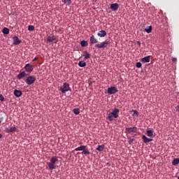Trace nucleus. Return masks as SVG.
<instances>
[{
    "label": "nucleus",
    "instance_id": "obj_23",
    "mask_svg": "<svg viewBox=\"0 0 179 179\" xmlns=\"http://www.w3.org/2000/svg\"><path fill=\"white\" fill-rule=\"evenodd\" d=\"M86 145H81L80 147H78L75 149L76 152H78V151H82L84 150V149H85Z\"/></svg>",
    "mask_w": 179,
    "mask_h": 179
},
{
    "label": "nucleus",
    "instance_id": "obj_24",
    "mask_svg": "<svg viewBox=\"0 0 179 179\" xmlns=\"http://www.w3.org/2000/svg\"><path fill=\"white\" fill-rule=\"evenodd\" d=\"M152 27L150 25V26H148L147 28H145L144 29V31H146V33H152Z\"/></svg>",
    "mask_w": 179,
    "mask_h": 179
},
{
    "label": "nucleus",
    "instance_id": "obj_36",
    "mask_svg": "<svg viewBox=\"0 0 179 179\" xmlns=\"http://www.w3.org/2000/svg\"><path fill=\"white\" fill-rule=\"evenodd\" d=\"M172 62H177V58L173 57V58L172 59Z\"/></svg>",
    "mask_w": 179,
    "mask_h": 179
},
{
    "label": "nucleus",
    "instance_id": "obj_37",
    "mask_svg": "<svg viewBox=\"0 0 179 179\" xmlns=\"http://www.w3.org/2000/svg\"><path fill=\"white\" fill-rule=\"evenodd\" d=\"M37 59H38V57H35L33 60H32V62H35V61H37Z\"/></svg>",
    "mask_w": 179,
    "mask_h": 179
},
{
    "label": "nucleus",
    "instance_id": "obj_10",
    "mask_svg": "<svg viewBox=\"0 0 179 179\" xmlns=\"http://www.w3.org/2000/svg\"><path fill=\"white\" fill-rule=\"evenodd\" d=\"M119 8V5L117 3L110 4V9L113 10V12H115V10H117Z\"/></svg>",
    "mask_w": 179,
    "mask_h": 179
},
{
    "label": "nucleus",
    "instance_id": "obj_13",
    "mask_svg": "<svg viewBox=\"0 0 179 179\" xmlns=\"http://www.w3.org/2000/svg\"><path fill=\"white\" fill-rule=\"evenodd\" d=\"M99 37H106L107 36V32L106 30H101L97 33Z\"/></svg>",
    "mask_w": 179,
    "mask_h": 179
},
{
    "label": "nucleus",
    "instance_id": "obj_11",
    "mask_svg": "<svg viewBox=\"0 0 179 179\" xmlns=\"http://www.w3.org/2000/svg\"><path fill=\"white\" fill-rule=\"evenodd\" d=\"M90 44H96V43H99V41L94 37V35H92L90 36Z\"/></svg>",
    "mask_w": 179,
    "mask_h": 179
},
{
    "label": "nucleus",
    "instance_id": "obj_34",
    "mask_svg": "<svg viewBox=\"0 0 179 179\" xmlns=\"http://www.w3.org/2000/svg\"><path fill=\"white\" fill-rule=\"evenodd\" d=\"M4 100L5 97H3V95L0 94V101H3Z\"/></svg>",
    "mask_w": 179,
    "mask_h": 179
},
{
    "label": "nucleus",
    "instance_id": "obj_15",
    "mask_svg": "<svg viewBox=\"0 0 179 179\" xmlns=\"http://www.w3.org/2000/svg\"><path fill=\"white\" fill-rule=\"evenodd\" d=\"M26 76V71H22L21 73H20L17 76V78L20 80L21 79H23V78H25Z\"/></svg>",
    "mask_w": 179,
    "mask_h": 179
},
{
    "label": "nucleus",
    "instance_id": "obj_2",
    "mask_svg": "<svg viewBox=\"0 0 179 179\" xmlns=\"http://www.w3.org/2000/svg\"><path fill=\"white\" fill-rule=\"evenodd\" d=\"M120 115V109L115 108L112 112L107 114L109 121H114V118H117Z\"/></svg>",
    "mask_w": 179,
    "mask_h": 179
},
{
    "label": "nucleus",
    "instance_id": "obj_14",
    "mask_svg": "<svg viewBox=\"0 0 179 179\" xmlns=\"http://www.w3.org/2000/svg\"><path fill=\"white\" fill-rule=\"evenodd\" d=\"M54 40H57V37L54 35H50V36H48L47 42L52 43V41H54Z\"/></svg>",
    "mask_w": 179,
    "mask_h": 179
},
{
    "label": "nucleus",
    "instance_id": "obj_26",
    "mask_svg": "<svg viewBox=\"0 0 179 179\" xmlns=\"http://www.w3.org/2000/svg\"><path fill=\"white\" fill-rule=\"evenodd\" d=\"M179 164V158H176L172 162L173 166H177V164Z\"/></svg>",
    "mask_w": 179,
    "mask_h": 179
},
{
    "label": "nucleus",
    "instance_id": "obj_19",
    "mask_svg": "<svg viewBox=\"0 0 179 179\" xmlns=\"http://www.w3.org/2000/svg\"><path fill=\"white\" fill-rule=\"evenodd\" d=\"M147 136L150 138H155V134H153V131L152 130H147Z\"/></svg>",
    "mask_w": 179,
    "mask_h": 179
},
{
    "label": "nucleus",
    "instance_id": "obj_31",
    "mask_svg": "<svg viewBox=\"0 0 179 179\" xmlns=\"http://www.w3.org/2000/svg\"><path fill=\"white\" fill-rule=\"evenodd\" d=\"M28 30H29V31H33V30H34V27L33 25H29V26L28 27Z\"/></svg>",
    "mask_w": 179,
    "mask_h": 179
},
{
    "label": "nucleus",
    "instance_id": "obj_22",
    "mask_svg": "<svg viewBox=\"0 0 179 179\" xmlns=\"http://www.w3.org/2000/svg\"><path fill=\"white\" fill-rule=\"evenodd\" d=\"M83 155H90V151H89V148L86 146L85 149H84V150H83L82 152Z\"/></svg>",
    "mask_w": 179,
    "mask_h": 179
},
{
    "label": "nucleus",
    "instance_id": "obj_29",
    "mask_svg": "<svg viewBox=\"0 0 179 179\" xmlns=\"http://www.w3.org/2000/svg\"><path fill=\"white\" fill-rule=\"evenodd\" d=\"M2 31L3 34H8L9 33V29L7 27H4Z\"/></svg>",
    "mask_w": 179,
    "mask_h": 179
},
{
    "label": "nucleus",
    "instance_id": "obj_41",
    "mask_svg": "<svg viewBox=\"0 0 179 179\" xmlns=\"http://www.w3.org/2000/svg\"><path fill=\"white\" fill-rule=\"evenodd\" d=\"M178 179H179V177L178 178Z\"/></svg>",
    "mask_w": 179,
    "mask_h": 179
},
{
    "label": "nucleus",
    "instance_id": "obj_3",
    "mask_svg": "<svg viewBox=\"0 0 179 179\" xmlns=\"http://www.w3.org/2000/svg\"><path fill=\"white\" fill-rule=\"evenodd\" d=\"M69 90H71V87L68 83H64L63 85L60 87V91L62 93H66V92H69Z\"/></svg>",
    "mask_w": 179,
    "mask_h": 179
},
{
    "label": "nucleus",
    "instance_id": "obj_6",
    "mask_svg": "<svg viewBox=\"0 0 179 179\" xmlns=\"http://www.w3.org/2000/svg\"><path fill=\"white\" fill-rule=\"evenodd\" d=\"M138 131V127H127L125 129L126 134H135Z\"/></svg>",
    "mask_w": 179,
    "mask_h": 179
},
{
    "label": "nucleus",
    "instance_id": "obj_9",
    "mask_svg": "<svg viewBox=\"0 0 179 179\" xmlns=\"http://www.w3.org/2000/svg\"><path fill=\"white\" fill-rule=\"evenodd\" d=\"M13 45H19V44H20V43H22V40L19 39V38L17 36H14L13 38Z\"/></svg>",
    "mask_w": 179,
    "mask_h": 179
},
{
    "label": "nucleus",
    "instance_id": "obj_40",
    "mask_svg": "<svg viewBox=\"0 0 179 179\" xmlns=\"http://www.w3.org/2000/svg\"><path fill=\"white\" fill-rule=\"evenodd\" d=\"M2 138V134H0V138Z\"/></svg>",
    "mask_w": 179,
    "mask_h": 179
},
{
    "label": "nucleus",
    "instance_id": "obj_30",
    "mask_svg": "<svg viewBox=\"0 0 179 179\" xmlns=\"http://www.w3.org/2000/svg\"><path fill=\"white\" fill-rule=\"evenodd\" d=\"M66 5H71V0H63Z\"/></svg>",
    "mask_w": 179,
    "mask_h": 179
},
{
    "label": "nucleus",
    "instance_id": "obj_16",
    "mask_svg": "<svg viewBox=\"0 0 179 179\" xmlns=\"http://www.w3.org/2000/svg\"><path fill=\"white\" fill-rule=\"evenodd\" d=\"M22 94L23 93L20 90H14V95L15 96V97H20Z\"/></svg>",
    "mask_w": 179,
    "mask_h": 179
},
{
    "label": "nucleus",
    "instance_id": "obj_1",
    "mask_svg": "<svg viewBox=\"0 0 179 179\" xmlns=\"http://www.w3.org/2000/svg\"><path fill=\"white\" fill-rule=\"evenodd\" d=\"M58 163H59L58 159L55 157H52L50 159V162H48L49 170H55V169H57V164H58Z\"/></svg>",
    "mask_w": 179,
    "mask_h": 179
},
{
    "label": "nucleus",
    "instance_id": "obj_7",
    "mask_svg": "<svg viewBox=\"0 0 179 179\" xmlns=\"http://www.w3.org/2000/svg\"><path fill=\"white\" fill-rule=\"evenodd\" d=\"M117 92H118V90L115 87H110L108 88V94H115Z\"/></svg>",
    "mask_w": 179,
    "mask_h": 179
},
{
    "label": "nucleus",
    "instance_id": "obj_35",
    "mask_svg": "<svg viewBox=\"0 0 179 179\" xmlns=\"http://www.w3.org/2000/svg\"><path fill=\"white\" fill-rule=\"evenodd\" d=\"M134 143V138H129V145H131V143Z\"/></svg>",
    "mask_w": 179,
    "mask_h": 179
},
{
    "label": "nucleus",
    "instance_id": "obj_33",
    "mask_svg": "<svg viewBox=\"0 0 179 179\" xmlns=\"http://www.w3.org/2000/svg\"><path fill=\"white\" fill-rule=\"evenodd\" d=\"M134 113V115H136V117H138V115H139V112H138V110H133Z\"/></svg>",
    "mask_w": 179,
    "mask_h": 179
},
{
    "label": "nucleus",
    "instance_id": "obj_4",
    "mask_svg": "<svg viewBox=\"0 0 179 179\" xmlns=\"http://www.w3.org/2000/svg\"><path fill=\"white\" fill-rule=\"evenodd\" d=\"M108 44H110V41H105L101 43L95 45V47H97V48H106Z\"/></svg>",
    "mask_w": 179,
    "mask_h": 179
},
{
    "label": "nucleus",
    "instance_id": "obj_18",
    "mask_svg": "<svg viewBox=\"0 0 179 179\" xmlns=\"http://www.w3.org/2000/svg\"><path fill=\"white\" fill-rule=\"evenodd\" d=\"M6 132H7V134H10V132H16V127H10V129L6 128Z\"/></svg>",
    "mask_w": 179,
    "mask_h": 179
},
{
    "label": "nucleus",
    "instance_id": "obj_27",
    "mask_svg": "<svg viewBox=\"0 0 179 179\" xmlns=\"http://www.w3.org/2000/svg\"><path fill=\"white\" fill-rule=\"evenodd\" d=\"M73 113H74L76 115H79V114H80V110L79 108H74Z\"/></svg>",
    "mask_w": 179,
    "mask_h": 179
},
{
    "label": "nucleus",
    "instance_id": "obj_20",
    "mask_svg": "<svg viewBox=\"0 0 179 179\" xmlns=\"http://www.w3.org/2000/svg\"><path fill=\"white\" fill-rule=\"evenodd\" d=\"M83 57H85V59H89V58H90L91 55L89 52H87V51H84V55Z\"/></svg>",
    "mask_w": 179,
    "mask_h": 179
},
{
    "label": "nucleus",
    "instance_id": "obj_39",
    "mask_svg": "<svg viewBox=\"0 0 179 179\" xmlns=\"http://www.w3.org/2000/svg\"><path fill=\"white\" fill-rule=\"evenodd\" d=\"M137 44H138V45H141V41H137Z\"/></svg>",
    "mask_w": 179,
    "mask_h": 179
},
{
    "label": "nucleus",
    "instance_id": "obj_32",
    "mask_svg": "<svg viewBox=\"0 0 179 179\" xmlns=\"http://www.w3.org/2000/svg\"><path fill=\"white\" fill-rule=\"evenodd\" d=\"M136 68H142V63H141V62H137V63L136 64Z\"/></svg>",
    "mask_w": 179,
    "mask_h": 179
},
{
    "label": "nucleus",
    "instance_id": "obj_5",
    "mask_svg": "<svg viewBox=\"0 0 179 179\" xmlns=\"http://www.w3.org/2000/svg\"><path fill=\"white\" fill-rule=\"evenodd\" d=\"M27 85H33L36 82V77L30 76L25 80Z\"/></svg>",
    "mask_w": 179,
    "mask_h": 179
},
{
    "label": "nucleus",
    "instance_id": "obj_12",
    "mask_svg": "<svg viewBox=\"0 0 179 179\" xmlns=\"http://www.w3.org/2000/svg\"><path fill=\"white\" fill-rule=\"evenodd\" d=\"M142 140L144 143H149V142H152V141H153V139L149 138L145 135L142 136Z\"/></svg>",
    "mask_w": 179,
    "mask_h": 179
},
{
    "label": "nucleus",
    "instance_id": "obj_8",
    "mask_svg": "<svg viewBox=\"0 0 179 179\" xmlns=\"http://www.w3.org/2000/svg\"><path fill=\"white\" fill-rule=\"evenodd\" d=\"M24 69L26 71V72H28V73H31V72H33V69H34V68L33 67V65H31L30 64H27L25 66H24Z\"/></svg>",
    "mask_w": 179,
    "mask_h": 179
},
{
    "label": "nucleus",
    "instance_id": "obj_38",
    "mask_svg": "<svg viewBox=\"0 0 179 179\" xmlns=\"http://www.w3.org/2000/svg\"><path fill=\"white\" fill-rule=\"evenodd\" d=\"M2 120H3V117H0V124L2 122Z\"/></svg>",
    "mask_w": 179,
    "mask_h": 179
},
{
    "label": "nucleus",
    "instance_id": "obj_28",
    "mask_svg": "<svg viewBox=\"0 0 179 179\" xmlns=\"http://www.w3.org/2000/svg\"><path fill=\"white\" fill-rule=\"evenodd\" d=\"M80 45L83 47H87L88 43H87V41H80Z\"/></svg>",
    "mask_w": 179,
    "mask_h": 179
},
{
    "label": "nucleus",
    "instance_id": "obj_17",
    "mask_svg": "<svg viewBox=\"0 0 179 179\" xmlns=\"http://www.w3.org/2000/svg\"><path fill=\"white\" fill-rule=\"evenodd\" d=\"M141 62L146 64V62H150V56H147L141 59Z\"/></svg>",
    "mask_w": 179,
    "mask_h": 179
},
{
    "label": "nucleus",
    "instance_id": "obj_21",
    "mask_svg": "<svg viewBox=\"0 0 179 179\" xmlns=\"http://www.w3.org/2000/svg\"><path fill=\"white\" fill-rule=\"evenodd\" d=\"M78 66H80V68H85V66H86V63L85 61H80L78 62Z\"/></svg>",
    "mask_w": 179,
    "mask_h": 179
},
{
    "label": "nucleus",
    "instance_id": "obj_25",
    "mask_svg": "<svg viewBox=\"0 0 179 179\" xmlns=\"http://www.w3.org/2000/svg\"><path fill=\"white\" fill-rule=\"evenodd\" d=\"M96 150H98V152H103V150H104V145H98Z\"/></svg>",
    "mask_w": 179,
    "mask_h": 179
}]
</instances>
